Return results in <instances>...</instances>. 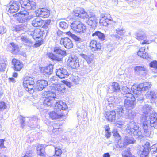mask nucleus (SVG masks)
<instances>
[{
	"mask_svg": "<svg viewBox=\"0 0 157 157\" xmlns=\"http://www.w3.org/2000/svg\"><path fill=\"white\" fill-rule=\"evenodd\" d=\"M23 86L25 90L29 91V77L25 76L24 78L23 81Z\"/></svg>",
	"mask_w": 157,
	"mask_h": 157,
	"instance_id": "obj_34",
	"label": "nucleus"
},
{
	"mask_svg": "<svg viewBox=\"0 0 157 157\" xmlns=\"http://www.w3.org/2000/svg\"><path fill=\"white\" fill-rule=\"evenodd\" d=\"M57 101V100H56L55 107V109L57 112L61 110H65L67 108V106L65 103L61 101Z\"/></svg>",
	"mask_w": 157,
	"mask_h": 157,
	"instance_id": "obj_19",
	"label": "nucleus"
},
{
	"mask_svg": "<svg viewBox=\"0 0 157 157\" xmlns=\"http://www.w3.org/2000/svg\"><path fill=\"white\" fill-rule=\"evenodd\" d=\"M36 85H34V82L33 78L30 79V94L33 93L34 92L37 91L35 89Z\"/></svg>",
	"mask_w": 157,
	"mask_h": 157,
	"instance_id": "obj_38",
	"label": "nucleus"
},
{
	"mask_svg": "<svg viewBox=\"0 0 157 157\" xmlns=\"http://www.w3.org/2000/svg\"><path fill=\"white\" fill-rule=\"evenodd\" d=\"M136 115V113L134 111L129 110L125 113V118L130 120H132Z\"/></svg>",
	"mask_w": 157,
	"mask_h": 157,
	"instance_id": "obj_30",
	"label": "nucleus"
},
{
	"mask_svg": "<svg viewBox=\"0 0 157 157\" xmlns=\"http://www.w3.org/2000/svg\"><path fill=\"white\" fill-rule=\"evenodd\" d=\"M122 90V94L124 95V98H125L134 96L131 93L130 89L126 86L123 87Z\"/></svg>",
	"mask_w": 157,
	"mask_h": 157,
	"instance_id": "obj_26",
	"label": "nucleus"
},
{
	"mask_svg": "<svg viewBox=\"0 0 157 157\" xmlns=\"http://www.w3.org/2000/svg\"><path fill=\"white\" fill-rule=\"evenodd\" d=\"M136 73L140 76H144L147 71V69L144 66H136L134 68Z\"/></svg>",
	"mask_w": 157,
	"mask_h": 157,
	"instance_id": "obj_22",
	"label": "nucleus"
},
{
	"mask_svg": "<svg viewBox=\"0 0 157 157\" xmlns=\"http://www.w3.org/2000/svg\"><path fill=\"white\" fill-rule=\"evenodd\" d=\"M151 107L148 105H144L142 109V117L141 118V121L142 123V127L144 130V132L146 134H149V132L148 130V125L149 121L147 120L148 115L151 109Z\"/></svg>",
	"mask_w": 157,
	"mask_h": 157,
	"instance_id": "obj_1",
	"label": "nucleus"
},
{
	"mask_svg": "<svg viewBox=\"0 0 157 157\" xmlns=\"http://www.w3.org/2000/svg\"><path fill=\"white\" fill-rule=\"evenodd\" d=\"M65 86L64 84H59L54 87L53 89H52L51 92H54V93L56 96V94L63 93L65 91Z\"/></svg>",
	"mask_w": 157,
	"mask_h": 157,
	"instance_id": "obj_17",
	"label": "nucleus"
},
{
	"mask_svg": "<svg viewBox=\"0 0 157 157\" xmlns=\"http://www.w3.org/2000/svg\"><path fill=\"white\" fill-rule=\"evenodd\" d=\"M51 20H39L34 23V20L32 23L34 27H41L45 29L48 28L49 25Z\"/></svg>",
	"mask_w": 157,
	"mask_h": 157,
	"instance_id": "obj_11",
	"label": "nucleus"
},
{
	"mask_svg": "<svg viewBox=\"0 0 157 157\" xmlns=\"http://www.w3.org/2000/svg\"><path fill=\"white\" fill-rule=\"evenodd\" d=\"M113 20H99L101 25L106 26L109 25Z\"/></svg>",
	"mask_w": 157,
	"mask_h": 157,
	"instance_id": "obj_50",
	"label": "nucleus"
},
{
	"mask_svg": "<svg viewBox=\"0 0 157 157\" xmlns=\"http://www.w3.org/2000/svg\"><path fill=\"white\" fill-rule=\"evenodd\" d=\"M23 28L22 25H16L12 28V30L13 31L15 30L16 32H19L22 30Z\"/></svg>",
	"mask_w": 157,
	"mask_h": 157,
	"instance_id": "obj_53",
	"label": "nucleus"
},
{
	"mask_svg": "<svg viewBox=\"0 0 157 157\" xmlns=\"http://www.w3.org/2000/svg\"><path fill=\"white\" fill-rule=\"evenodd\" d=\"M81 56L87 62V63L89 65H93L94 61L92 57L90 55H87L86 54H82Z\"/></svg>",
	"mask_w": 157,
	"mask_h": 157,
	"instance_id": "obj_31",
	"label": "nucleus"
},
{
	"mask_svg": "<svg viewBox=\"0 0 157 157\" xmlns=\"http://www.w3.org/2000/svg\"><path fill=\"white\" fill-rule=\"evenodd\" d=\"M63 81L64 82V84L65 85V86L66 85L70 88L72 86V84L71 83L65 80Z\"/></svg>",
	"mask_w": 157,
	"mask_h": 157,
	"instance_id": "obj_64",
	"label": "nucleus"
},
{
	"mask_svg": "<svg viewBox=\"0 0 157 157\" xmlns=\"http://www.w3.org/2000/svg\"><path fill=\"white\" fill-rule=\"evenodd\" d=\"M45 150L42 144L39 145L37 148V155L41 157H44L45 155Z\"/></svg>",
	"mask_w": 157,
	"mask_h": 157,
	"instance_id": "obj_28",
	"label": "nucleus"
},
{
	"mask_svg": "<svg viewBox=\"0 0 157 157\" xmlns=\"http://www.w3.org/2000/svg\"><path fill=\"white\" fill-rule=\"evenodd\" d=\"M128 134L134 136H142V132L137 124L133 121L130 122L127 124L126 128Z\"/></svg>",
	"mask_w": 157,
	"mask_h": 157,
	"instance_id": "obj_2",
	"label": "nucleus"
},
{
	"mask_svg": "<svg viewBox=\"0 0 157 157\" xmlns=\"http://www.w3.org/2000/svg\"><path fill=\"white\" fill-rule=\"evenodd\" d=\"M86 22L89 25L91 26L94 29L96 26L97 23L96 20H86Z\"/></svg>",
	"mask_w": 157,
	"mask_h": 157,
	"instance_id": "obj_49",
	"label": "nucleus"
},
{
	"mask_svg": "<svg viewBox=\"0 0 157 157\" xmlns=\"http://www.w3.org/2000/svg\"><path fill=\"white\" fill-rule=\"evenodd\" d=\"M7 63L6 61H5L3 60H0V71H3L5 70Z\"/></svg>",
	"mask_w": 157,
	"mask_h": 157,
	"instance_id": "obj_42",
	"label": "nucleus"
},
{
	"mask_svg": "<svg viewBox=\"0 0 157 157\" xmlns=\"http://www.w3.org/2000/svg\"><path fill=\"white\" fill-rule=\"evenodd\" d=\"M92 36L93 37L97 36L98 38L101 41H103L105 39L104 34L101 32L97 31L92 34Z\"/></svg>",
	"mask_w": 157,
	"mask_h": 157,
	"instance_id": "obj_33",
	"label": "nucleus"
},
{
	"mask_svg": "<svg viewBox=\"0 0 157 157\" xmlns=\"http://www.w3.org/2000/svg\"><path fill=\"white\" fill-rule=\"evenodd\" d=\"M101 17L104 20H111L109 17H110V15L102 14L101 16Z\"/></svg>",
	"mask_w": 157,
	"mask_h": 157,
	"instance_id": "obj_59",
	"label": "nucleus"
},
{
	"mask_svg": "<svg viewBox=\"0 0 157 157\" xmlns=\"http://www.w3.org/2000/svg\"><path fill=\"white\" fill-rule=\"evenodd\" d=\"M63 116V115L59 114L55 111H52L49 113L50 117L52 119H56L59 118Z\"/></svg>",
	"mask_w": 157,
	"mask_h": 157,
	"instance_id": "obj_37",
	"label": "nucleus"
},
{
	"mask_svg": "<svg viewBox=\"0 0 157 157\" xmlns=\"http://www.w3.org/2000/svg\"><path fill=\"white\" fill-rule=\"evenodd\" d=\"M94 65H89L88 64L87 65H84L83 67V69L87 73L90 72L92 69V66Z\"/></svg>",
	"mask_w": 157,
	"mask_h": 157,
	"instance_id": "obj_48",
	"label": "nucleus"
},
{
	"mask_svg": "<svg viewBox=\"0 0 157 157\" xmlns=\"http://www.w3.org/2000/svg\"><path fill=\"white\" fill-rule=\"evenodd\" d=\"M29 13L26 10L23 11L16 13L15 15V17H18L19 18H17V20L18 19H25L27 18V17H29Z\"/></svg>",
	"mask_w": 157,
	"mask_h": 157,
	"instance_id": "obj_27",
	"label": "nucleus"
},
{
	"mask_svg": "<svg viewBox=\"0 0 157 157\" xmlns=\"http://www.w3.org/2000/svg\"><path fill=\"white\" fill-rule=\"evenodd\" d=\"M21 40L22 41L24 42L25 43H28L29 41L28 40L27 38L26 37L24 36H22L21 39Z\"/></svg>",
	"mask_w": 157,
	"mask_h": 157,
	"instance_id": "obj_63",
	"label": "nucleus"
},
{
	"mask_svg": "<svg viewBox=\"0 0 157 157\" xmlns=\"http://www.w3.org/2000/svg\"><path fill=\"white\" fill-rule=\"evenodd\" d=\"M48 85V82L44 80H39L36 84V88L35 89L37 91H41Z\"/></svg>",
	"mask_w": 157,
	"mask_h": 157,
	"instance_id": "obj_13",
	"label": "nucleus"
},
{
	"mask_svg": "<svg viewBox=\"0 0 157 157\" xmlns=\"http://www.w3.org/2000/svg\"><path fill=\"white\" fill-rule=\"evenodd\" d=\"M117 115L119 117L122 116L124 114V110L122 107L119 106L116 109Z\"/></svg>",
	"mask_w": 157,
	"mask_h": 157,
	"instance_id": "obj_43",
	"label": "nucleus"
},
{
	"mask_svg": "<svg viewBox=\"0 0 157 157\" xmlns=\"http://www.w3.org/2000/svg\"><path fill=\"white\" fill-rule=\"evenodd\" d=\"M12 67L15 71H19L23 67V64L19 60L15 59L12 60Z\"/></svg>",
	"mask_w": 157,
	"mask_h": 157,
	"instance_id": "obj_16",
	"label": "nucleus"
},
{
	"mask_svg": "<svg viewBox=\"0 0 157 157\" xmlns=\"http://www.w3.org/2000/svg\"><path fill=\"white\" fill-rule=\"evenodd\" d=\"M56 75L61 78H67L69 75L67 70L63 68L56 69Z\"/></svg>",
	"mask_w": 157,
	"mask_h": 157,
	"instance_id": "obj_12",
	"label": "nucleus"
},
{
	"mask_svg": "<svg viewBox=\"0 0 157 157\" xmlns=\"http://www.w3.org/2000/svg\"><path fill=\"white\" fill-rule=\"evenodd\" d=\"M109 89L111 90V92H117L120 90V87L119 84L117 82H114L112 83L111 86L109 87Z\"/></svg>",
	"mask_w": 157,
	"mask_h": 157,
	"instance_id": "obj_32",
	"label": "nucleus"
},
{
	"mask_svg": "<svg viewBox=\"0 0 157 157\" xmlns=\"http://www.w3.org/2000/svg\"><path fill=\"white\" fill-rule=\"evenodd\" d=\"M10 6L8 12L10 13H14L17 12L19 9L20 4L18 2L13 1Z\"/></svg>",
	"mask_w": 157,
	"mask_h": 157,
	"instance_id": "obj_20",
	"label": "nucleus"
},
{
	"mask_svg": "<svg viewBox=\"0 0 157 157\" xmlns=\"http://www.w3.org/2000/svg\"><path fill=\"white\" fill-rule=\"evenodd\" d=\"M145 49L144 48H142L139 49L137 53L138 56L145 59H147L148 58V54L145 52Z\"/></svg>",
	"mask_w": 157,
	"mask_h": 157,
	"instance_id": "obj_29",
	"label": "nucleus"
},
{
	"mask_svg": "<svg viewBox=\"0 0 157 157\" xmlns=\"http://www.w3.org/2000/svg\"><path fill=\"white\" fill-rule=\"evenodd\" d=\"M54 51L55 53L58 54L59 56H58V55H54L52 53H48V56L52 60L56 62L62 61V58L66 55V51L61 49L59 47L54 48Z\"/></svg>",
	"mask_w": 157,
	"mask_h": 157,
	"instance_id": "obj_3",
	"label": "nucleus"
},
{
	"mask_svg": "<svg viewBox=\"0 0 157 157\" xmlns=\"http://www.w3.org/2000/svg\"><path fill=\"white\" fill-rule=\"evenodd\" d=\"M73 13L75 16L79 17L82 19L94 18L95 16L94 13L92 12H90L89 14L88 15L83 8H78L73 10Z\"/></svg>",
	"mask_w": 157,
	"mask_h": 157,
	"instance_id": "obj_5",
	"label": "nucleus"
},
{
	"mask_svg": "<svg viewBox=\"0 0 157 157\" xmlns=\"http://www.w3.org/2000/svg\"><path fill=\"white\" fill-rule=\"evenodd\" d=\"M9 47L11 53L13 54H15L18 51V47L13 42L10 44Z\"/></svg>",
	"mask_w": 157,
	"mask_h": 157,
	"instance_id": "obj_35",
	"label": "nucleus"
},
{
	"mask_svg": "<svg viewBox=\"0 0 157 157\" xmlns=\"http://www.w3.org/2000/svg\"><path fill=\"white\" fill-rule=\"evenodd\" d=\"M30 6L31 7L30 9L34 10L36 7V3L30 0Z\"/></svg>",
	"mask_w": 157,
	"mask_h": 157,
	"instance_id": "obj_58",
	"label": "nucleus"
},
{
	"mask_svg": "<svg viewBox=\"0 0 157 157\" xmlns=\"http://www.w3.org/2000/svg\"><path fill=\"white\" fill-rule=\"evenodd\" d=\"M116 33L121 36L124 35L125 31L123 28H117L116 30Z\"/></svg>",
	"mask_w": 157,
	"mask_h": 157,
	"instance_id": "obj_52",
	"label": "nucleus"
},
{
	"mask_svg": "<svg viewBox=\"0 0 157 157\" xmlns=\"http://www.w3.org/2000/svg\"><path fill=\"white\" fill-rule=\"evenodd\" d=\"M53 69V66L50 64L47 67L42 68L41 71L46 78H49L52 73Z\"/></svg>",
	"mask_w": 157,
	"mask_h": 157,
	"instance_id": "obj_10",
	"label": "nucleus"
},
{
	"mask_svg": "<svg viewBox=\"0 0 157 157\" xmlns=\"http://www.w3.org/2000/svg\"><path fill=\"white\" fill-rule=\"evenodd\" d=\"M50 11L48 9L45 8H39L37 11H35L34 17L39 16L43 18H46L49 16Z\"/></svg>",
	"mask_w": 157,
	"mask_h": 157,
	"instance_id": "obj_9",
	"label": "nucleus"
},
{
	"mask_svg": "<svg viewBox=\"0 0 157 157\" xmlns=\"http://www.w3.org/2000/svg\"><path fill=\"white\" fill-rule=\"evenodd\" d=\"M126 144L124 143V140L123 141L120 140L118 141L117 144L116 145V147L117 148H120L122 149L125 148L126 147Z\"/></svg>",
	"mask_w": 157,
	"mask_h": 157,
	"instance_id": "obj_41",
	"label": "nucleus"
},
{
	"mask_svg": "<svg viewBox=\"0 0 157 157\" xmlns=\"http://www.w3.org/2000/svg\"><path fill=\"white\" fill-rule=\"evenodd\" d=\"M90 47L91 51L94 52L100 50L101 48V45L100 43H97L95 40H93L90 42Z\"/></svg>",
	"mask_w": 157,
	"mask_h": 157,
	"instance_id": "obj_15",
	"label": "nucleus"
},
{
	"mask_svg": "<svg viewBox=\"0 0 157 157\" xmlns=\"http://www.w3.org/2000/svg\"><path fill=\"white\" fill-rule=\"evenodd\" d=\"M7 106L6 103L2 101H0V113L4 111L7 108Z\"/></svg>",
	"mask_w": 157,
	"mask_h": 157,
	"instance_id": "obj_44",
	"label": "nucleus"
},
{
	"mask_svg": "<svg viewBox=\"0 0 157 157\" xmlns=\"http://www.w3.org/2000/svg\"><path fill=\"white\" fill-rule=\"evenodd\" d=\"M62 151L60 148H55V154L54 155L55 157H60Z\"/></svg>",
	"mask_w": 157,
	"mask_h": 157,
	"instance_id": "obj_51",
	"label": "nucleus"
},
{
	"mask_svg": "<svg viewBox=\"0 0 157 157\" xmlns=\"http://www.w3.org/2000/svg\"><path fill=\"white\" fill-rule=\"evenodd\" d=\"M19 118L21 119V123L22 125V127H23V125L24 126V124H25V118L21 116Z\"/></svg>",
	"mask_w": 157,
	"mask_h": 157,
	"instance_id": "obj_62",
	"label": "nucleus"
},
{
	"mask_svg": "<svg viewBox=\"0 0 157 157\" xmlns=\"http://www.w3.org/2000/svg\"><path fill=\"white\" fill-rule=\"evenodd\" d=\"M136 38L139 41L143 40L141 44H142L150 43L148 40H146V36L143 32H139L136 35Z\"/></svg>",
	"mask_w": 157,
	"mask_h": 157,
	"instance_id": "obj_18",
	"label": "nucleus"
},
{
	"mask_svg": "<svg viewBox=\"0 0 157 157\" xmlns=\"http://www.w3.org/2000/svg\"><path fill=\"white\" fill-rule=\"evenodd\" d=\"M59 25V26L63 29H66L67 28L68 26V24L64 21L60 22Z\"/></svg>",
	"mask_w": 157,
	"mask_h": 157,
	"instance_id": "obj_57",
	"label": "nucleus"
},
{
	"mask_svg": "<svg viewBox=\"0 0 157 157\" xmlns=\"http://www.w3.org/2000/svg\"><path fill=\"white\" fill-rule=\"evenodd\" d=\"M135 97L134 96L124 98V106L127 110H131L135 106Z\"/></svg>",
	"mask_w": 157,
	"mask_h": 157,
	"instance_id": "obj_8",
	"label": "nucleus"
},
{
	"mask_svg": "<svg viewBox=\"0 0 157 157\" xmlns=\"http://www.w3.org/2000/svg\"><path fill=\"white\" fill-rule=\"evenodd\" d=\"M43 32L41 31L40 29H36L33 31H30V37L35 40L36 39L40 37Z\"/></svg>",
	"mask_w": 157,
	"mask_h": 157,
	"instance_id": "obj_23",
	"label": "nucleus"
},
{
	"mask_svg": "<svg viewBox=\"0 0 157 157\" xmlns=\"http://www.w3.org/2000/svg\"><path fill=\"white\" fill-rule=\"evenodd\" d=\"M105 129V136L107 138L110 137L111 132H110V128L109 126L105 125L104 127Z\"/></svg>",
	"mask_w": 157,
	"mask_h": 157,
	"instance_id": "obj_46",
	"label": "nucleus"
},
{
	"mask_svg": "<svg viewBox=\"0 0 157 157\" xmlns=\"http://www.w3.org/2000/svg\"><path fill=\"white\" fill-rule=\"evenodd\" d=\"M60 42L61 44L67 49H71L73 47V44L72 41L67 37L62 38Z\"/></svg>",
	"mask_w": 157,
	"mask_h": 157,
	"instance_id": "obj_14",
	"label": "nucleus"
},
{
	"mask_svg": "<svg viewBox=\"0 0 157 157\" xmlns=\"http://www.w3.org/2000/svg\"><path fill=\"white\" fill-rule=\"evenodd\" d=\"M124 143L126 144V145L130 144H133L135 142V140L132 137L125 136L124 139Z\"/></svg>",
	"mask_w": 157,
	"mask_h": 157,
	"instance_id": "obj_40",
	"label": "nucleus"
},
{
	"mask_svg": "<svg viewBox=\"0 0 157 157\" xmlns=\"http://www.w3.org/2000/svg\"><path fill=\"white\" fill-rule=\"evenodd\" d=\"M150 123L151 127H154L157 123V113L154 112L150 115Z\"/></svg>",
	"mask_w": 157,
	"mask_h": 157,
	"instance_id": "obj_24",
	"label": "nucleus"
},
{
	"mask_svg": "<svg viewBox=\"0 0 157 157\" xmlns=\"http://www.w3.org/2000/svg\"><path fill=\"white\" fill-rule=\"evenodd\" d=\"M66 34L70 37H71L75 41L78 42H80L82 41V39L81 38H80L77 36L72 34V33L70 31L66 32Z\"/></svg>",
	"mask_w": 157,
	"mask_h": 157,
	"instance_id": "obj_36",
	"label": "nucleus"
},
{
	"mask_svg": "<svg viewBox=\"0 0 157 157\" xmlns=\"http://www.w3.org/2000/svg\"><path fill=\"white\" fill-rule=\"evenodd\" d=\"M72 29L77 32L84 33L86 29V27L78 20H75L71 24Z\"/></svg>",
	"mask_w": 157,
	"mask_h": 157,
	"instance_id": "obj_6",
	"label": "nucleus"
},
{
	"mask_svg": "<svg viewBox=\"0 0 157 157\" xmlns=\"http://www.w3.org/2000/svg\"><path fill=\"white\" fill-rule=\"evenodd\" d=\"M20 4L21 5V6L24 8V6H27V4L29 2V0H21Z\"/></svg>",
	"mask_w": 157,
	"mask_h": 157,
	"instance_id": "obj_56",
	"label": "nucleus"
},
{
	"mask_svg": "<svg viewBox=\"0 0 157 157\" xmlns=\"http://www.w3.org/2000/svg\"><path fill=\"white\" fill-rule=\"evenodd\" d=\"M138 90L139 92L141 91H145L151 87L150 84L148 82H145L141 83L138 85Z\"/></svg>",
	"mask_w": 157,
	"mask_h": 157,
	"instance_id": "obj_25",
	"label": "nucleus"
},
{
	"mask_svg": "<svg viewBox=\"0 0 157 157\" xmlns=\"http://www.w3.org/2000/svg\"><path fill=\"white\" fill-rule=\"evenodd\" d=\"M67 62L68 65L73 69H77L79 67V58L74 55L69 56Z\"/></svg>",
	"mask_w": 157,
	"mask_h": 157,
	"instance_id": "obj_7",
	"label": "nucleus"
},
{
	"mask_svg": "<svg viewBox=\"0 0 157 157\" xmlns=\"http://www.w3.org/2000/svg\"><path fill=\"white\" fill-rule=\"evenodd\" d=\"M116 113L115 111H107L105 113V117L108 121L113 122L116 119Z\"/></svg>",
	"mask_w": 157,
	"mask_h": 157,
	"instance_id": "obj_21",
	"label": "nucleus"
},
{
	"mask_svg": "<svg viewBox=\"0 0 157 157\" xmlns=\"http://www.w3.org/2000/svg\"><path fill=\"white\" fill-rule=\"evenodd\" d=\"M138 93L136 94H135V96L134 97H135V100L137 99L138 100H142L143 99V94H140L138 93Z\"/></svg>",
	"mask_w": 157,
	"mask_h": 157,
	"instance_id": "obj_55",
	"label": "nucleus"
},
{
	"mask_svg": "<svg viewBox=\"0 0 157 157\" xmlns=\"http://www.w3.org/2000/svg\"><path fill=\"white\" fill-rule=\"evenodd\" d=\"M6 30L3 26H0V34H3L5 33Z\"/></svg>",
	"mask_w": 157,
	"mask_h": 157,
	"instance_id": "obj_61",
	"label": "nucleus"
},
{
	"mask_svg": "<svg viewBox=\"0 0 157 157\" xmlns=\"http://www.w3.org/2000/svg\"><path fill=\"white\" fill-rule=\"evenodd\" d=\"M41 44L42 41L41 40H39L36 42L34 45V47L35 48H37L40 46Z\"/></svg>",
	"mask_w": 157,
	"mask_h": 157,
	"instance_id": "obj_60",
	"label": "nucleus"
},
{
	"mask_svg": "<svg viewBox=\"0 0 157 157\" xmlns=\"http://www.w3.org/2000/svg\"><path fill=\"white\" fill-rule=\"evenodd\" d=\"M138 85H134L132 86L131 88V90L132 91H133L134 94H136L138 92H139V90H138Z\"/></svg>",
	"mask_w": 157,
	"mask_h": 157,
	"instance_id": "obj_54",
	"label": "nucleus"
},
{
	"mask_svg": "<svg viewBox=\"0 0 157 157\" xmlns=\"http://www.w3.org/2000/svg\"><path fill=\"white\" fill-rule=\"evenodd\" d=\"M122 155L123 157H135L129 150H125L122 153Z\"/></svg>",
	"mask_w": 157,
	"mask_h": 157,
	"instance_id": "obj_45",
	"label": "nucleus"
},
{
	"mask_svg": "<svg viewBox=\"0 0 157 157\" xmlns=\"http://www.w3.org/2000/svg\"><path fill=\"white\" fill-rule=\"evenodd\" d=\"M149 65L150 67L154 68L157 71V61L153 60L149 63Z\"/></svg>",
	"mask_w": 157,
	"mask_h": 157,
	"instance_id": "obj_47",
	"label": "nucleus"
},
{
	"mask_svg": "<svg viewBox=\"0 0 157 157\" xmlns=\"http://www.w3.org/2000/svg\"><path fill=\"white\" fill-rule=\"evenodd\" d=\"M42 95L45 98L44 101V105L45 106H51L53 103H55L56 98L54 92L45 91Z\"/></svg>",
	"mask_w": 157,
	"mask_h": 157,
	"instance_id": "obj_4",
	"label": "nucleus"
},
{
	"mask_svg": "<svg viewBox=\"0 0 157 157\" xmlns=\"http://www.w3.org/2000/svg\"><path fill=\"white\" fill-rule=\"evenodd\" d=\"M146 96L148 98L153 100L156 98V94L154 91L147 92L146 94Z\"/></svg>",
	"mask_w": 157,
	"mask_h": 157,
	"instance_id": "obj_39",
	"label": "nucleus"
}]
</instances>
